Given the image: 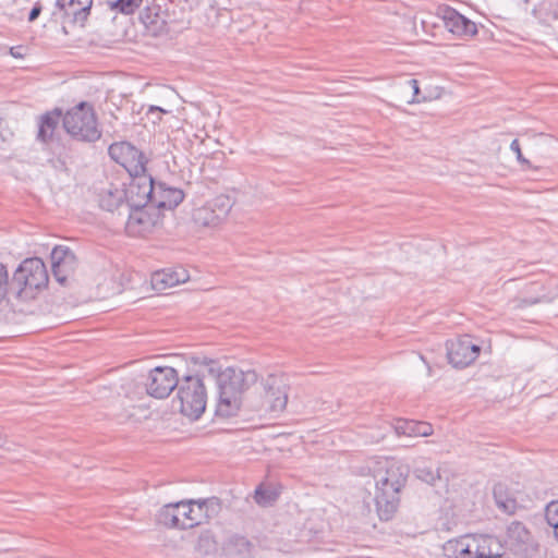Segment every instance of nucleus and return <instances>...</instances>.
I'll return each mask as SVG.
<instances>
[{
	"mask_svg": "<svg viewBox=\"0 0 558 558\" xmlns=\"http://www.w3.org/2000/svg\"><path fill=\"white\" fill-rule=\"evenodd\" d=\"M207 204L211 206V208L217 214V217L220 218L222 221L228 217L233 206V202L228 195H219L214 199L207 202Z\"/></svg>",
	"mask_w": 558,
	"mask_h": 558,
	"instance_id": "31",
	"label": "nucleus"
},
{
	"mask_svg": "<svg viewBox=\"0 0 558 558\" xmlns=\"http://www.w3.org/2000/svg\"><path fill=\"white\" fill-rule=\"evenodd\" d=\"M398 435L409 437L429 436L433 434V427L429 423L414 420H398L395 425Z\"/></svg>",
	"mask_w": 558,
	"mask_h": 558,
	"instance_id": "22",
	"label": "nucleus"
},
{
	"mask_svg": "<svg viewBox=\"0 0 558 558\" xmlns=\"http://www.w3.org/2000/svg\"><path fill=\"white\" fill-rule=\"evenodd\" d=\"M156 182L149 174L133 177L126 192L125 207L153 208V198L155 194Z\"/></svg>",
	"mask_w": 558,
	"mask_h": 558,
	"instance_id": "11",
	"label": "nucleus"
},
{
	"mask_svg": "<svg viewBox=\"0 0 558 558\" xmlns=\"http://www.w3.org/2000/svg\"><path fill=\"white\" fill-rule=\"evenodd\" d=\"M108 154L129 172L131 178L146 174V158L131 143H113L109 146Z\"/></svg>",
	"mask_w": 558,
	"mask_h": 558,
	"instance_id": "6",
	"label": "nucleus"
},
{
	"mask_svg": "<svg viewBox=\"0 0 558 558\" xmlns=\"http://www.w3.org/2000/svg\"><path fill=\"white\" fill-rule=\"evenodd\" d=\"M154 111L166 113V110H163L162 108L157 107V106H150L149 112H154Z\"/></svg>",
	"mask_w": 558,
	"mask_h": 558,
	"instance_id": "41",
	"label": "nucleus"
},
{
	"mask_svg": "<svg viewBox=\"0 0 558 558\" xmlns=\"http://www.w3.org/2000/svg\"><path fill=\"white\" fill-rule=\"evenodd\" d=\"M13 296L20 301L35 298L49 282L44 260L39 257L26 258L15 269L13 276Z\"/></svg>",
	"mask_w": 558,
	"mask_h": 558,
	"instance_id": "3",
	"label": "nucleus"
},
{
	"mask_svg": "<svg viewBox=\"0 0 558 558\" xmlns=\"http://www.w3.org/2000/svg\"><path fill=\"white\" fill-rule=\"evenodd\" d=\"M254 498L258 505L267 506L276 500V494L270 489H265L259 486L255 490Z\"/></svg>",
	"mask_w": 558,
	"mask_h": 558,
	"instance_id": "35",
	"label": "nucleus"
},
{
	"mask_svg": "<svg viewBox=\"0 0 558 558\" xmlns=\"http://www.w3.org/2000/svg\"><path fill=\"white\" fill-rule=\"evenodd\" d=\"M539 7L548 15L558 19V0H539Z\"/></svg>",
	"mask_w": 558,
	"mask_h": 558,
	"instance_id": "36",
	"label": "nucleus"
},
{
	"mask_svg": "<svg viewBox=\"0 0 558 558\" xmlns=\"http://www.w3.org/2000/svg\"><path fill=\"white\" fill-rule=\"evenodd\" d=\"M189 279L187 271L183 268L169 269L162 272H156L154 275V281L156 284H162V289L174 287L179 283H183Z\"/></svg>",
	"mask_w": 558,
	"mask_h": 558,
	"instance_id": "27",
	"label": "nucleus"
},
{
	"mask_svg": "<svg viewBox=\"0 0 558 558\" xmlns=\"http://www.w3.org/2000/svg\"><path fill=\"white\" fill-rule=\"evenodd\" d=\"M531 543V533L526 526L519 522L513 521L507 527V538L505 546L514 554H526Z\"/></svg>",
	"mask_w": 558,
	"mask_h": 558,
	"instance_id": "15",
	"label": "nucleus"
},
{
	"mask_svg": "<svg viewBox=\"0 0 558 558\" xmlns=\"http://www.w3.org/2000/svg\"><path fill=\"white\" fill-rule=\"evenodd\" d=\"M265 401L270 412H282L288 403V387L276 376H269L265 383Z\"/></svg>",
	"mask_w": 558,
	"mask_h": 558,
	"instance_id": "13",
	"label": "nucleus"
},
{
	"mask_svg": "<svg viewBox=\"0 0 558 558\" xmlns=\"http://www.w3.org/2000/svg\"><path fill=\"white\" fill-rule=\"evenodd\" d=\"M405 87L407 88H411L412 89V93H413V98L409 101L410 104H413V102H420V98H418V95H420V86H418V81L415 80V78H410L405 82Z\"/></svg>",
	"mask_w": 558,
	"mask_h": 558,
	"instance_id": "38",
	"label": "nucleus"
},
{
	"mask_svg": "<svg viewBox=\"0 0 558 558\" xmlns=\"http://www.w3.org/2000/svg\"><path fill=\"white\" fill-rule=\"evenodd\" d=\"M403 465L390 463L384 472L375 475V505L381 521L392 519L400 502V492L405 486L408 475Z\"/></svg>",
	"mask_w": 558,
	"mask_h": 558,
	"instance_id": "2",
	"label": "nucleus"
},
{
	"mask_svg": "<svg viewBox=\"0 0 558 558\" xmlns=\"http://www.w3.org/2000/svg\"><path fill=\"white\" fill-rule=\"evenodd\" d=\"M125 189L113 183H109L108 186L102 189L98 194L99 207L110 213H113L120 207H125Z\"/></svg>",
	"mask_w": 558,
	"mask_h": 558,
	"instance_id": "18",
	"label": "nucleus"
},
{
	"mask_svg": "<svg viewBox=\"0 0 558 558\" xmlns=\"http://www.w3.org/2000/svg\"><path fill=\"white\" fill-rule=\"evenodd\" d=\"M180 379L173 367H155L148 374L146 391L150 397L165 399L178 387Z\"/></svg>",
	"mask_w": 558,
	"mask_h": 558,
	"instance_id": "9",
	"label": "nucleus"
},
{
	"mask_svg": "<svg viewBox=\"0 0 558 558\" xmlns=\"http://www.w3.org/2000/svg\"><path fill=\"white\" fill-rule=\"evenodd\" d=\"M510 149L515 154L517 160L524 167H531V162L523 156L518 140H513L510 144Z\"/></svg>",
	"mask_w": 558,
	"mask_h": 558,
	"instance_id": "37",
	"label": "nucleus"
},
{
	"mask_svg": "<svg viewBox=\"0 0 558 558\" xmlns=\"http://www.w3.org/2000/svg\"><path fill=\"white\" fill-rule=\"evenodd\" d=\"M157 7H145L140 13V21L145 27L151 32H157L159 26L163 23L161 20Z\"/></svg>",
	"mask_w": 558,
	"mask_h": 558,
	"instance_id": "29",
	"label": "nucleus"
},
{
	"mask_svg": "<svg viewBox=\"0 0 558 558\" xmlns=\"http://www.w3.org/2000/svg\"><path fill=\"white\" fill-rule=\"evenodd\" d=\"M444 23L446 28L457 36L472 37L477 33L476 24L452 8L445 10Z\"/></svg>",
	"mask_w": 558,
	"mask_h": 558,
	"instance_id": "16",
	"label": "nucleus"
},
{
	"mask_svg": "<svg viewBox=\"0 0 558 558\" xmlns=\"http://www.w3.org/2000/svg\"><path fill=\"white\" fill-rule=\"evenodd\" d=\"M177 389L180 412L190 420H198L205 412L207 402V392L201 375L181 377Z\"/></svg>",
	"mask_w": 558,
	"mask_h": 558,
	"instance_id": "5",
	"label": "nucleus"
},
{
	"mask_svg": "<svg viewBox=\"0 0 558 558\" xmlns=\"http://www.w3.org/2000/svg\"><path fill=\"white\" fill-rule=\"evenodd\" d=\"M62 124L65 132L80 142L93 143L101 136L95 110L85 101L66 111L62 118Z\"/></svg>",
	"mask_w": 558,
	"mask_h": 558,
	"instance_id": "4",
	"label": "nucleus"
},
{
	"mask_svg": "<svg viewBox=\"0 0 558 558\" xmlns=\"http://www.w3.org/2000/svg\"><path fill=\"white\" fill-rule=\"evenodd\" d=\"M252 544L246 537L232 534L223 542L222 550L228 558H250Z\"/></svg>",
	"mask_w": 558,
	"mask_h": 558,
	"instance_id": "20",
	"label": "nucleus"
},
{
	"mask_svg": "<svg viewBox=\"0 0 558 558\" xmlns=\"http://www.w3.org/2000/svg\"><path fill=\"white\" fill-rule=\"evenodd\" d=\"M242 403V397L233 395H221L218 392V402L215 414L221 418H230L236 416Z\"/></svg>",
	"mask_w": 558,
	"mask_h": 558,
	"instance_id": "23",
	"label": "nucleus"
},
{
	"mask_svg": "<svg viewBox=\"0 0 558 558\" xmlns=\"http://www.w3.org/2000/svg\"><path fill=\"white\" fill-rule=\"evenodd\" d=\"M184 199V193L180 189L167 186L162 182H156L151 209H173Z\"/></svg>",
	"mask_w": 558,
	"mask_h": 558,
	"instance_id": "17",
	"label": "nucleus"
},
{
	"mask_svg": "<svg viewBox=\"0 0 558 558\" xmlns=\"http://www.w3.org/2000/svg\"><path fill=\"white\" fill-rule=\"evenodd\" d=\"M448 362L456 368H464L472 364L481 352V347L473 343L465 335L446 342Z\"/></svg>",
	"mask_w": 558,
	"mask_h": 558,
	"instance_id": "10",
	"label": "nucleus"
},
{
	"mask_svg": "<svg viewBox=\"0 0 558 558\" xmlns=\"http://www.w3.org/2000/svg\"><path fill=\"white\" fill-rule=\"evenodd\" d=\"M50 259L54 280L62 287L71 286L78 266L74 252L65 245H57L50 254Z\"/></svg>",
	"mask_w": 558,
	"mask_h": 558,
	"instance_id": "8",
	"label": "nucleus"
},
{
	"mask_svg": "<svg viewBox=\"0 0 558 558\" xmlns=\"http://www.w3.org/2000/svg\"><path fill=\"white\" fill-rule=\"evenodd\" d=\"M22 49L23 47L19 46V47H12L10 49V53L12 57L14 58H23L24 57V53L22 52Z\"/></svg>",
	"mask_w": 558,
	"mask_h": 558,
	"instance_id": "40",
	"label": "nucleus"
},
{
	"mask_svg": "<svg viewBox=\"0 0 558 558\" xmlns=\"http://www.w3.org/2000/svg\"><path fill=\"white\" fill-rule=\"evenodd\" d=\"M57 5L61 10H71L75 21L83 23L90 13L93 0H57Z\"/></svg>",
	"mask_w": 558,
	"mask_h": 558,
	"instance_id": "25",
	"label": "nucleus"
},
{
	"mask_svg": "<svg viewBox=\"0 0 558 558\" xmlns=\"http://www.w3.org/2000/svg\"><path fill=\"white\" fill-rule=\"evenodd\" d=\"M442 554L447 558H473V535H462L447 541L442 545Z\"/></svg>",
	"mask_w": 558,
	"mask_h": 558,
	"instance_id": "19",
	"label": "nucleus"
},
{
	"mask_svg": "<svg viewBox=\"0 0 558 558\" xmlns=\"http://www.w3.org/2000/svg\"><path fill=\"white\" fill-rule=\"evenodd\" d=\"M62 117V111L60 109H54L50 112H47L41 116L39 130L37 137L43 142H48L52 138L54 130L57 129L60 119Z\"/></svg>",
	"mask_w": 558,
	"mask_h": 558,
	"instance_id": "24",
	"label": "nucleus"
},
{
	"mask_svg": "<svg viewBox=\"0 0 558 558\" xmlns=\"http://www.w3.org/2000/svg\"><path fill=\"white\" fill-rule=\"evenodd\" d=\"M415 476L432 486H436L438 482L442 481L441 470L439 466H434L432 463L423 460L414 469Z\"/></svg>",
	"mask_w": 558,
	"mask_h": 558,
	"instance_id": "26",
	"label": "nucleus"
},
{
	"mask_svg": "<svg viewBox=\"0 0 558 558\" xmlns=\"http://www.w3.org/2000/svg\"><path fill=\"white\" fill-rule=\"evenodd\" d=\"M10 295L13 296V279L10 278L7 266L0 263V303Z\"/></svg>",
	"mask_w": 558,
	"mask_h": 558,
	"instance_id": "32",
	"label": "nucleus"
},
{
	"mask_svg": "<svg viewBox=\"0 0 558 558\" xmlns=\"http://www.w3.org/2000/svg\"><path fill=\"white\" fill-rule=\"evenodd\" d=\"M506 546L490 535H473V558H501Z\"/></svg>",
	"mask_w": 558,
	"mask_h": 558,
	"instance_id": "14",
	"label": "nucleus"
},
{
	"mask_svg": "<svg viewBox=\"0 0 558 558\" xmlns=\"http://www.w3.org/2000/svg\"><path fill=\"white\" fill-rule=\"evenodd\" d=\"M129 211L125 229L131 235H144L153 230L159 220V213L150 206L126 207Z\"/></svg>",
	"mask_w": 558,
	"mask_h": 558,
	"instance_id": "12",
	"label": "nucleus"
},
{
	"mask_svg": "<svg viewBox=\"0 0 558 558\" xmlns=\"http://www.w3.org/2000/svg\"><path fill=\"white\" fill-rule=\"evenodd\" d=\"M196 549L202 555H211L217 550V543L210 532L202 533L197 539Z\"/></svg>",
	"mask_w": 558,
	"mask_h": 558,
	"instance_id": "33",
	"label": "nucleus"
},
{
	"mask_svg": "<svg viewBox=\"0 0 558 558\" xmlns=\"http://www.w3.org/2000/svg\"><path fill=\"white\" fill-rule=\"evenodd\" d=\"M497 507L506 513L512 514L518 508L514 493L505 483H497L493 489Z\"/></svg>",
	"mask_w": 558,
	"mask_h": 558,
	"instance_id": "21",
	"label": "nucleus"
},
{
	"mask_svg": "<svg viewBox=\"0 0 558 558\" xmlns=\"http://www.w3.org/2000/svg\"><path fill=\"white\" fill-rule=\"evenodd\" d=\"M257 379L258 375L253 369L243 371L238 367H227L218 376V392L242 397L243 392L254 385Z\"/></svg>",
	"mask_w": 558,
	"mask_h": 558,
	"instance_id": "7",
	"label": "nucleus"
},
{
	"mask_svg": "<svg viewBox=\"0 0 558 558\" xmlns=\"http://www.w3.org/2000/svg\"><path fill=\"white\" fill-rule=\"evenodd\" d=\"M144 0H114L110 2V9L119 13L129 15L133 14Z\"/></svg>",
	"mask_w": 558,
	"mask_h": 558,
	"instance_id": "34",
	"label": "nucleus"
},
{
	"mask_svg": "<svg viewBox=\"0 0 558 558\" xmlns=\"http://www.w3.org/2000/svg\"><path fill=\"white\" fill-rule=\"evenodd\" d=\"M193 220L201 227H217L222 222V220L217 217V214L211 206L207 203L193 211Z\"/></svg>",
	"mask_w": 558,
	"mask_h": 558,
	"instance_id": "28",
	"label": "nucleus"
},
{
	"mask_svg": "<svg viewBox=\"0 0 558 558\" xmlns=\"http://www.w3.org/2000/svg\"><path fill=\"white\" fill-rule=\"evenodd\" d=\"M41 13V4L39 2L35 3V5L33 7V9L31 10L29 14H28V22H34L35 20H37V17L40 15Z\"/></svg>",
	"mask_w": 558,
	"mask_h": 558,
	"instance_id": "39",
	"label": "nucleus"
},
{
	"mask_svg": "<svg viewBox=\"0 0 558 558\" xmlns=\"http://www.w3.org/2000/svg\"><path fill=\"white\" fill-rule=\"evenodd\" d=\"M220 511L218 497L181 500L165 505L157 513V522L169 529L186 530L207 522Z\"/></svg>",
	"mask_w": 558,
	"mask_h": 558,
	"instance_id": "1",
	"label": "nucleus"
},
{
	"mask_svg": "<svg viewBox=\"0 0 558 558\" xmlns=\"http://www.w3.org/2000/svg\"><path fill=\"white\" fill-rule=\"evenodd\" d=\"M194 364L202 366L204 369L202 371L203 378L205 374H208L216 378V381H218V376L223 371H221V366L218 361L209 359L207 356H196L193 357Z\"/></svg>",
	"mask_w": 558,
	"mask_h": 558,
	"instance_id": "30",
	"label": "nucleus"
}]
</instances>
